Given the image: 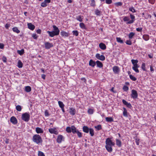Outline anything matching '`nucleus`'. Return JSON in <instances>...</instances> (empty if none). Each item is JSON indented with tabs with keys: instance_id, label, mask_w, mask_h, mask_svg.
<instances>
[{
	"instance_id": "obj_49",
	"label": "nucleus",
	"mask_w": 156,
	"mask_h": 156,
	"mask_svg": "<svg viewBox=\"0 0 156 156\" xmlns=\"http://www.w3.org/2000/svg\"><path fill=\"white\" fill-rule=\"evenodd\" d=\"M73 34L76 36H77L79 33L77 30H73L72 32Z\"/></svg>"
},
{
	"instance_id": "obj_21",
	"label": "nucleus",
	"mask_w": 156,
	"mask_h": 156,
	"mask_svg": "<svg viewBox=\"0 0 156 156\" xmlns=\"http://www.w3.org/2000/svg\"><path fill=\"white\" fill-rule=\"evenodd\" d=\"M96 64L97 67H98L99 68H101L103 66V64L102 63L99 61L98 60L96 61Z\"/></svg>"
},
{
	"instance_id": "obj_35",
	"label": "nucleus",
	"mask_w": 156,
	"mask_h": 156,
	"mask_svg": "<svg viewBox=\"0 0 156 156\" xmlns=\"http://www.w3.org/2000/svg\"><path fill=\"white\" fill-rule=\"evenodd\" d=\"M80 27L82 29H86L85 25L83 23H80L79 24Z\"/></svg>"
},
{
	"instance_id": "obj_17",
	"label": "nucleus",
	"mask_w": 156,
	"mask_h": 156,
	"mask_svg": "<svg viewBox=\"0 0 156 156\" xmlns=\"http://www.w3.org/2000/svg\"><path fill=\"white\" fill-rule=\"evenodd\" d=\"M139 67V66L138 64H136L133 66L132 69L136 73H139V70L138 69Z\"/></svg>"
},
{
	"instance_id": "obj_16",
	"label": "nucleus",
	"mask_w": 156,
	"mask_h": 156,
	"mask_svg": "<svg viewBox=\"0 0 156 156\" xmlns=\"http://www.w3.org/2000/svg\"><path fill=\"white\" fill-rule=\"evenodd\" d=\"M96 64V62H95L92 59L90 60L89 65L90 66L92 67H94L95 66Z\"/></svg>"
},
{
	"instance_id": "obj_15",
	"label": "nucleus",
	"mask_w": 156,
	"mask_h": 156,
	"mask_svg": "<svg viewBox=\"0 0 156 156\" xmlns=\"http://www.w3.org/2000/svg\"><path fill=\"white\" fill-rule=\"evenodd\" d=\"M27 26L28 28L32 30H34L35 28V26L31 23H28Z\"/></svg>"
},
{
	"instance_id": "obj_36",
	"label": "nucleus",
	"mask_w": 156,
	"mask_h": 156,
	"mask_svg": "<svg viewBox=\"0 0 156 156\" xmlns=\"http://www.w3.org/2000/svg\"><path fill=\"white\" fill-rule=\"evenodd\" d=\"M58 103L59 107L61 108L63 107H64L65 105L62 101H58Z\"/></svg>"
},
{
	"instance_id": "obj_44",
	"label": "nucleus",
	"mask_w": 156,
	"mask_h": 156,
	"mask_svg": "<svg viewBox=\"0 0 156 156\" xmlns=\"http://www.w3.org/2000/svg\"><path fill=\"white\" fill-rule=\"evenodd\" d=\"M91 3L90 5L92 7H95L96 5L95 2L94 0H91Z\"/></svg>"
},
{
	"instance_id": "obj_29",
	"label": "nucleus",
	"mask_w": 156,
	"mask_h": 156,
	"mask_svg": "<svg viewBox=\"0 0 156 156\" xmlns=\"http://www.w3.org/2000/svg\"><path fill=\"white\" fill-rule=\"evenodd\" d=\"M105 120L107 122H112L114 121L112 117H106L105 118Z\"/></svg>"
},
{
	"instance_id": "obj_59",
	"label": "nucleus",
	"mask_w": 156,
	"mask_h": 156,
	"mask_svg": "<svg viewBox=\"0 0 156 156\" xmlns=\"http://www.w3.org/2000/svg\"><path fill=\"white\" fill-rule=\"evenodd\" d=\"M126 106L127 107L129 108H132V106L130 103H128V104L126 105Z\"/></svg>"
},
{
	"instance_id": "obj_57",
	"label": "nucleus",
	"mask_w": 156,
	"mask_h": 156,
	"mask_svg": "<svg viewBox=\"0 0 156 156\" xmlns=\"http://www.w3.org/2000/svg\"><path fill=\"white\" fill-rule=\"evenodd\" d=\"M44 115L45 116H48L49 114L48 112V110H46L44 112Z\"/></svg>"
},
{
	"instance_id": "obj_48",
	"label": "nucleus",
	"mask_w": 156,
	"mask_h": 156,
	"mask_svg": "<svg viewBox=\"0 0 156 156\" xmlns=\"http://www.w3.org/2000/svg\"><path fill=\"white\" fill-rule=\"evenodd\" d=\"M129 89V88L126 85L124 86L122 88V89L125 91H127Z\"/></svg>"
},
{
	"instance_id": "obj_9",
	"label": "nucleus",
	"mask_w": 156,
	"mask_h": 156,
	"mask_svg": "<svg viewBox=\"0 0 156 156\" xmlns=\"http://www.w3.org/2000/svg\"><path fill=\"white\" fill-rule=\"evenodd\" d=\"M64 139L63 136L61 135H58L56 139L57 142L58 144H60L62 142V140Z\"/></svg>"
},
{
	"instance_id": "obj_61",
	"label": "nucleus",
	"mask_w": 156,
	"mask_h": 156,
	"mask_svg": "<svg viewBox=\"0 0 156 156\" xmlns=\"http://www.w3.org/2000/svg\"><path fill=\"white\" fill-rule=\"evenodd\" d=\"M122 102L123 103L126 105H127L128 103V102L124 99H123L122 100Z\"/></svg>"
},
{
	"instance_id": "obj_53",
	"label": "nucleus",
	"mask_w": 156,
	"mask_h": 156,
	"mask_svg": "<svg viewBox=\"0 0 156 156\" xmlns=\"http://www.w3.org/2000/svg\"><path fill=\"white\" fill-rule=\"evenodd\" d=\"M126 43L127 44L130 45H131L132 44L131 41L130 40H127Z\"/></svg>"
},
{
	"instance_id": "obj_60",
	"label": "nucleus",
	"mask_w": 156,
	"mask_h": 156,
	"mask_svg": "<svg viewBox=\"0 0 156 156\" xmlns=\"http://www.w3.org/2000/svg\"><path fill=\"white\" fill-rule=\"evenodd\" d=\"M10 25L9 24L6 23L5 25V27L6 29H8L10 27Z\"/></svg>"
},
{
	"instance_id": "obj_5",
	"label": "nucleus",
	"mask_w": 156,
	"mask_h": 156,
	"mask_svg": "<svg viewBox=\"0 0 156 156\" xmlns=\"http://www.w3.org/2000/svg\"><path fill=\"white\" fill-rule=\"evenodd\" d=\"M138 96V94L137 91L134 89L132 90L131 94V97L133 99H135L137 98Z\"/></svg>"
},
{
	"instance_id": "obj_43",
	"label": "nucleus",
	"mask_w": 156,
	"mask_h": 156,
	"mask_svg": "<svg viewBox=\"0 0 156 156\" xmlns=\"http://www.w3.org/2000/svg\"><path fill=\"white\" fill-rule=\"evenodd\" d=\"M130 79L133 81H135L136 80V78L132 75H129Z\"/></svg>"
},
{
	"instance_id": "obj_39",
	"label": "nucleus",
	"mask_w": 156,
	"mask_h": 156,
	"mask_svg": "<svg viewBox=\"0 0 156 156\" xmlns=\"http://www.w3.org/2000/svg\"><path fill=\"white\" fill-rule=\"evenodd\" d=\"M135 34L133 32H131L128 35V37L130 39H131L134 36Z\"/></svg>"
},
{
	"instance_id": "obj_38",
	"label": "nucleus",
	"mask_w": 156,
	"mask_h": 156,
	"mask_svg": "<svg viewBox=\"0 0 156 156\" xmlns=\"http://www.w3.org/2000/svg\"><path fill=\"white\" fill-rule=\"evenodd\" d=\"M16 110L19 112H20L21 111L22 108L21 106L20 105H17L16 106Z\"/></svg>"
},
{
	"instance_id": "obj_42",
	"label": "nucleus",
	"mask_w": 156,
	"mask_h": 156,
	"mask_svg": "<svg viewBox=\"0 0 156 156\" xmlns=\"http://www.w3.org/2000/svg\"><path fill=\"white\" fill-rule=\"evenodd\" d=\"M66 131L68 133H70L71 132V127L68 126L66 129Z\"/></svg>"
},
{
	"instance_id": "obj_31",
	"label": "nucleus",
	"mask_w": 156,
	"mask_h": 156,
	"mask_svg": "<svg viewBox=\"0 0 156 156\" xmlns=\"http://www.w3.org/2000/svg\"><path fill=\"white\" fill-rule=\"evenodd\" d=\"M101 13V12L100 10L98 9H96L95 10V14L97 16H100Z\"/></svg>"
},
{
	"instance_id": "obj_6",
	"label": "nucleus",
	"mask_w": 156,
	"mask_h": 156,
	"mask_svg": "<svg viewBox=\"0 0 156 156\" xmlns=\"http://www.w3.org/2000/svg\"><path fill=\"white\" fill-rule=\"evenodd\" d=\"M48 131L51 134H54L55 135H57L58 133V131L55 128L49 129Z\"/></svg>"
},
{
	"instance_id": "obj_23",
	"label": "nucleus",
	"mask_w": 156,
	"mask_h": 156,
	"mask_svg": "<svg viewBox=\"0 0 156 156\" xmlns=\"http://www.w3.org/2000/svg\"><path fill=\"white\" fill-rule=\"evenodd\" d=\"M116 145L119 147H120L122 146L121 141L117 139H116Z\"/></svg>"
},
{
	"instance_id": "obj_41",
	"label": "nucleus",
	"mask_w": 156,
	"mask_h": 156,
	"mask_svg": "<svg viewBox=\"0 0 156 156\" xmlns=\"http://www.w3.org/2000/svg\"><path fill=\"white\" fill-rule=\"evenodd\" d=\"M131 61L132 64L133 65V66H134L135 65L137 64V63L138 62V61L137 59H132L131 60Z\"/></svg>"
},
{
	"instance_id": "obj_28",
	"label": "nucleus",
	"mask_w": 156,
	"mask_h": 156,
	"mask_svg": "<svg viewBox=\"0 0 156 156\" xmlns=\"http://www.w3.org/2000/svg\"><path fill=\"white\" fill-rule=\"evenodd\" d=\"M13 31L15 33L17 34H19L20 33V31L18 29V28L16 27H14L12 28Z\"/></svg>"
},
{
	"instance_id": "obj_27",
	"label": "nucleus",
	"mask_w": 156,
	"mask_h": 156,
	"mask_svg": "<svg viewBox=\"0 0 156 156\" xmlns=\"http://www.w3.org/2000/svg\"><path fill=\"white\" fill-rule=\"evenodd\" d=\"M143 38L145 41H148L149 39V36L147 34H144L143 36Z\"/></svg>"
},
{
	"instance_id": "obj_11",
	"label": "nucleus",
	"mask_w": 156,
	"mask_h": 156,
	"mask_svg": "<svg viewBox=\"0 0 156 156\" xmlns=\"http://www.w3.org/2000/svg\"><path fill=\"white\" fill-rule=\"evenodd\" d=\"M60 34L62 37H68L69 35L68 33L66 32L63 30L60 32Z\"/></svg>"
},
{
	"instance_id": "obj_12",
	"label": "nucleus",
	"mask_w": 156,
	"mask_h": 156,
	"mask_svg": "<svg viewBox=\"0 0 156 156\" xmlns=\"http://www.w3.org/2000/svg\"><path fill=\"white\" fill-rule=\"evenodd\" d=\"M113 71L115 73H118L119 72L120 69L118 66H115L113 67Z\"/></svg>"
},
{
	"instance_id": "obj_10",
	"label": "nucleus",
	"mask_w": 156,
	"mask_h": 156,
	"mask_svg": "<svg viewBox=\"0 0 156 156\" xmlns=\"http://www.w3.org/2000/svg\"><path fill=\"white\" fill-rule=\"evenodd\" d=\"M10 121L13 124H16L18 122V121L16 118L14 116H13L11 117Z\"/></svg>"
},
{
	"instance_id": "obj_58",
	"label": "nucleus",
	"mask_w": 156,
	"mask_h": 156,
	"mask_svg": "<svg viewBox=\"0 0 156 156\" xmlns=\"http://www.w3.org/2000/svg\"><path fill=\"white\" fill-rule=\"evenodd\" d=\"M143 28L142 27L137 28H136V30L137 31L142 32V31Z\"/></svg>"
},
{
	"instance_id": "obj_19",
	"label": "nucleus",
	"mask_w": 156,
	"mask_h": 156,
	"mask_svg": "<svg viewBox=\"0 0 156 156\" xmlns=\"http://www.w3.org/2000/svg\"><path fill=\"white\" fill-rule=\"evenodd\" d=\"M99 48L102 50H105L106 49V47L105 44L101 43L99 44Z\"/></svg>"
},
{
	"instance_id": "obj_63",
	"label": "nucleus",
	"mask_w": 156,
	"mask_h": 156,
	"mask_svg": "<svg viewBox=\"0 0 156 156\" xmlns=\"http://www.w3.org/2000/svg\"><path fill=\"white\" fill-rule=\"evenodd\" d=\"M139 139H136L135 142L136 144L137 145H138L139 144Z\"/></svg>"
},
{
	"instance_id": "obj_8",
	"label": "nucleus",
	"mask_w": 156,
	"mask_h": 156,
	"mask_svg": "<svg viewBox=\"0 0 156 156\" xmlns=\"http://www.w3.org/2000/svg\"><path fill=\"white\" fill-rule=\"evenodd\" d=\"M45 47L46 49H49L53 47V44L49 42H45L44 43Z\"/></svg>"
},
{
	"instance_id": "obj_2",
	"label": "nucleus",
	"mask_w": 156,
	"mask_h": 156,
	"mask_svg": "<svg viewBox=\"0 0 156 156\" xmlns=\"http://www.w3.org/2000/svg\"><path fill=\"white\" fill-rule=\"evenodd\" d=\"M129 16L131 20H129V18L128 16H124L123 18V20L124 22H126L127 24L133 23L136 20L135 16L131 14H129Z\"/></svg>"
},
{
	"instance_id": "obj_13",
	"label": "nucleus",
	"mask_w": 156,
	"mask_h": 156,
	"mask_svg": "<svg viewBox=\"0 0 156 156\" xmlns=\"http://www.w3.org/2000/svg\"><path fill=\"white\" fill-rule=\"evenodd\" d=\"M47 33H48L49 36L51 37H53L55 36L58 35L53 31H47Z\"/></svg>"
},
{
	"instance_id": "obj_55",
	"label": "nucleus",
	"mask_w": 156,
	"mask_h": 156,
	"mask_svg": "<svg viewBox=\"0 0 156 156\" xmlns=\"http://www.w3.org/2000/svg\"><path fill=\"white\" fill-rule=\"evenodd\" d=\"M148 2L152 5H153L155 3V0H148Z\"/></svg>"
},
{
	"instance_id": "obj_22",
	"label": "nucleus",
	"mask_w": 156,
	"mask_h": 156,
	"mask_svg": "<svg viewBox=\"0 0 156 156\" xmlns=\"http://www.w3.org/2000/svg\"><path fill=\"white\" fill-rule=\"evenodd\" d=\"M89 129L87 126H84L83 127V132L86 133H88L89 132Z\"/></svg>"
},
{
	"instance_id": "obj_4",
	"label": "nucleus",
	"mask_w": 156,
	"mask_h": 156,
	"mask_svg": "<svg viewBox=\"0 0 156 156\" xmlns=\"http://www.w3.org/2000/svg\"><path fill=\"white\" fill-rule=\"evenodd\" d=\"M30 115L27 112L22 114L21 116L22 119L26 122H28L30 119Z\"/></svg>"
},
{
	"instance_id": "obj_47",
	"label": "nucleus",
	"mask_w": 156,
	"mask_h": 156,
	"mask_svg": "<svg viewBox=\"0 0 156 156\" xmlns=\"http://www.w3.org/2000/svg\"><path fill=\"white\" fill-rule=\"evenodd\" d=\"M146 64L145 63H143L142 64V65H141V68L142 69V70L144 71H146Z\"/></svg>"
},
{
	"instance_id": "obj_34",
	"label": "nucleus",
	"mask_w": 156,
	"mask_h": 156,
	"mask_svg": "<svg viewBox=\"0 0 156 156\" xmlns=\"http://www.w3.org/2000/svg\"><path fill=\"white\" fill-rule=\"evenodd\" d=\"M94 109L91 108H89L88 110L87 113L89 115H92L93 114L94 112Z\"/></svg>"
},
{
	"instance_id": "obj_26",
	"label": "nucleus",
	"mask_w": 156,
	"mask_h": 156,
	"mask_svg": "<svg viewBox=\"0 0 156 156\" xmlns=\"http://www.w3.org/2000/svg\"><path fill=\"white\" fill-rule=\"evenodd\" d=\"M123 115L125 117H128V112L127 110L124 107H123Z\"/></svg>"
},
{
	"instance_id": "obj_45",
	"label": "nucleus",
	"mask_w": 156,
	"mask_h": 156,
	"mask_svg": "<svg viewBox=\"0 0 156 156\" xmlns=\"http://www.w3.org/2000/svg\"><path fill=\"white\" fill-rule=\"evenodd\" d=\"M77 133L78 137L79 138H80L82 137V133L80 132L79 130L77 131V132L76 133Z\"/></svg>"
},
{
	"instance_id": "obj_62",
	"label": "nucleus",
	"mask_w": 156,
	"mask_h": 156,
	"mask_svg": "<svg viewBox=\"0 0 156 156\" xmlns=\"http://www.w3.org/2000/svg\"><path fill=\"white\" fill-rule=\"evenodd\" d=\"M122 102L123 103L126 105H127L128 103V102L124 99H123L122 100Z\"/></svg>"
},
{
	"instance_id": "obj_64",
	"label": "nucleus",
	"mask_w": 156,
	"mask_h": 156,
	"mask_svg": "<svg viewBox=\"0 0 156 156\" xmlns=\"http://www.w3.org/2000/svg\"><path fill=\"white\" fill-rule=\"evenodd\" d=\"M32 36L33 37V38L35 39H37V36L36 34H33L32 35Z\"/></svg>"
},
{
	"instance_id": "obj_14",
	"label": "nucleus",
	"mask_w": 156,
	"mask_h": 156,
	"mask_svg": "<svg viewBox=\"0 0 156 156\" xmlns=\"http://www.w3.org/2000/svg\"><path fill=\"white\" fill-rule=\"evenodd\" d=\"M53 27L54 29L53 31L55 32V34L58 35L59 34L60 32V31L58 28L55 25L53 26Z\"/></svg>"
},
{
	"instance_id": "obj_40",
	"label": "nucleus",
	"mask_w": 156,
	"mask_h": 156,
	"mask_svg": "<svg viewBox=\"0 0 156 156\" xmlns=\"http://www.w3.org/2000/svg\"><path fill=\"white\" fill-rule=\"evenodd\" d=\"M116 41L117 42L120 43L121 44L123 43V41L121 39L120 37H117L116 38Z\"/></svg>"
},
{
	"instance_id": "obj_50",
	"label": "nucleus",
	"mask_w": 156,
	"mask_h": 156,
	"mask_svg": "<svg viewBox=\"0 0 156 156\" xmlns=\"http://www.w3.org/2000/svg\"><path fill=\"white\" fill-rule=\"evenodd\" d=\"M47 5V4L45 3L44 2L41 3V6L43 7H46Z\"/></svg>"
},
{
	"instance_id": "obj_33",
	"label": "nucleus",
	"mask_w": 156,
	"mask_h": 156,
	"mask_svg": "<svg viewBox=\"0 0 156 156\" xmlns=\"http://www.w3.org/2000/svg\"><path fill=\"white\" fill-rule=\"evenodd\" d=\"M89 133L91 136H93L94 135V130L93 129L90 128L89 130Z\"/></svg>"
},
{
	"instance_id": "obj_3",
	"label": "nucleus",
	"mask_w": 156,
	"mask_h": 156,
	"mask_svg": "<svg viewBox=\"0 0 156 156\" xmlns=\"http://www.w3.org/2000/svg\"><path fill=\"white\" fill-rule=\"evenodd\" d=\"M33 141L37 144H39L42 143V140L41 136L38 134H35L32 137Z\"/></svg>"
},
{
	"instance_id": "obj_56",
	"label": "nucleus",
	"mask_w": 156,
	"mask_h": 156,
	"mask_svg": "<svg viewBox=\"0 0 156 156\" xmlns=\"http://www.w3.org/2000/svg\"><path fill=\"white\" fill-rule=\"evenodd\" d=\"M105 2L106 4H110L112 3V0H106Z\"/></svg>"
},
{
	"instance_id": "obj_1",
	"label": "nucleus",
	"mask_w": 156,
	"mask_h": 156,
	"mask_svg": "<svg viewBox=\"0 0 156 156\" xmlns=\"http://www.w3.org/2000/svg\"><path fill=\"white\" fill-rule=\"evenodd\" d=\"M111 139V138H108L106 139L105 141L106 145L105 147L107 151L109 152H112L113 149L112 146H114L115 145V143L112 142Z\"/></svg>"
},
{
	"instance_id": "obj_18",
	"label": "nucleus",
	"mask_w": 156,
	"mask_h": 156,
	"mask_svg": "<svg viewBox=\"0 0 156 156\" xmlns=\"http://www.w3.org/2000/svg\"><path fill=\"white\" fill-rule=\"evenodd\" d=\"M76 112V110L75 108H69V113L73 115H75Z\"/></svg>"
},
{
	"instance_id": "obj_54",
	"label": "nucleus",
	"mask_w": 156,
	"mask_h": 156,
	"mask_svg": "<svg viewBox=\"0 0 156 156\" xmlns=\"http://www.w3.org/2000/svg\"><path fill=\"white\" fill-rule=\"evenodd\" d=\"M38 156H45L43 152L40 151H38Z\"/></svg>"
},
{
	"instance_id": "obj_30",
	"label": "nucleus",
	"mask_w": 156,
	"mask_h": 156,
	"mask_svg": "<svg viewBox=\"0 0 156 156\" xmlns=\"http://www.w3.org/2000/svg\"><path fill=\"white\" fill-rule=\"evenodd\" d=\"M25 91L27 92H29L31 90V88L30 86H27L25 87Z\"/></svg>"
},
{
	"instance_id": "obj_32",
	"label": "nucleus",
	"mask_w": 156,
	"mask_h": 156,
	"mask_svg": "<svg viewBox=\"0 0 156 156\" xmlns=\"http://www.w3.org/2000/svg\"><path fill=\"white\" fill-rule=\"evenodd\" d=\"M23 64L20 60H19L18 62L17 66L19 68H21L23 67Z\"/></svg>"
},
{
	"instance_id": "obj_20",
	"label": "nucleus",
	"mask_w": 156,
	"mask_h": 156,
	"mask_svg": "<svg viewBox=\"0 0 156 156\" xmlns=\"http://www.w3.org/2000/svg\"><path fill=\"white\" fill-rule=\"evenodd\" d=\"M35 130L37 133H42L44 132L43 130L42 129L38 127L36 128Z\"/></svg>"
},
{
	"instance_id": "obj_25",
	"label": "nucleus",
	"mask_w": 156,
	"mask_h": 156,
	"mask_svg": "<svg viewBox=\"0 0 156 156\" xmlns=\"http://www.w3.org/2000/svg\"><path fill=\"white\" fill-rule=\"evenodd\" d=\"M83 17L81 15L78 16L76 17V19L79 22H82L83 21Z\"/></svg>"
},
{
	"instance_id": "obj_24",
	"label": "nucleus",
	"mask_w": 156,
	"mask_h": 156,
	"mask_svg": "<svg viewBox=\"0 0 156 156\" xmlns=\"http://www.w3.org/2000/svg\"><path fill=\"white\" fill-rule=\"evenodd\" d=\"M78 130L74 126H71V131L73 134L76 133Z\"/></svg>"
},
{
	"instance_id": "obj_7",
	"label": "nucleus",
	"mask_w": 156,
	"mask_h": 156,
	"mask_svg": "<svg viewBox=\"0 0 156 156\" xmlns=\"http://www.w3.org/2000/svg\"><path fill=\"white\" fill-rule=\"evenodd\" d=\"M95 57L98 59L102 61L105 60V56L104 55H100L99 53H97L96 54Z\"/></svg>"
},
{
	"instance_id": "obj_37",
	"label": "nucleus",
	"mask_w": 156,
	"mask_h": 156,
	"mask_svg": "<svg viewBox=\"0 0 156 156\" xmlns=\"http://www.w3.org/2000/svg\"><path fill=\"white\" fill-rule=\"evenodd\" d=\"M17 53L20 55H22L24 53V50L23 49H22L20 50H17Z\"/></svg>"
},
{
	"instance_id": "obj_46",
	"label": "nucleus",
	"mask_w": 156,
	"mask_h": 156,
	"mask_svg": "<svg viewBox=\"0 0 156 156\" xmlns=\"http://www.w3.org/2000/svg\"><path fill=\"white\" fill-rule=\"evenodd\" d=\"M94 127L96 129V130L98 131L101 129H102L101 125H98L96 126H95Z\"/></svg>"
},
{
	"instance_id": "obj_52",
	"label": "nucleus",
	"mask_w": 156,
	"mask_h": 156,
	"mask_svg": "<svg viewBox=\"0 0 156 156\" xmlns=\"http://www.w3.org/2000/svg\"><path fill=\"white\" fill-rule=\"evenodd\" d=\"M115 4V5L117 6H121L122 5V3L121 2H116Z\"/></svg>"
},
{
	"instance_id": "obj_51",
	"label": "nucleus",
	"mask_w": 156,
	"mask_h": 156,
	"mask_svg": "<svg viewBox=\"0 0 156 156\" xmlns=\"http://www.w3.org/2000/svg\"><path fill=\"white\" fill-rule=\"evenodd\" d=\"M129 11L132 12L133 13L136 12V11L135 9H134V7H132L129 8Z\"/></svg>"
}]
</instances>
